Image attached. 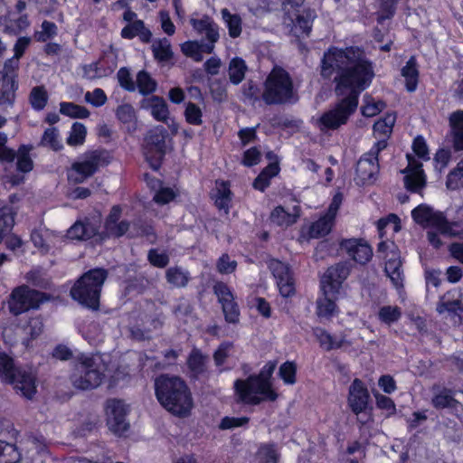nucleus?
I'll use <instances>...</instances> for the list:
<instances>
[{
  "label": "nucleus",
  "mask_w": 463,
  "mask_h": 463,
  "mask_svg": "<svg viewBox=\"0 0 463 463\" xmlns=\"http://www.w3.org/2000/svg\"><path fill=\"white\" fill-rule=\"evenodd\" d=\"M100 157L97 152L86 155L82 159L77 160L72 163L70 170L68 171V178L70 181L78 184L83 182L89 176L97 171L99 168Z\"/></svg>",
  "instance_id": "a211bd4d"
},
{
  "label": "nucleus",
  "mask_w": 463,
  "mask_h": 463,
  "mask_svg": "<svg viewBox=\"0 0 463 463\" xmlns=\"http://www.w3.org/2000/svg\"><path fill=\"white\" fill-rule=\"evenodd\" d=\"M411 217L418 224L432 229L429 232V241L436 248L442 245L440 235H448L449 237H460L462 235V232L458 228V223H449L442 212L434 211L427 203L416 206L411 211Z\"/></svg>",
  "instance_id": "20e7f679"
},
{
  "label": "nucleus",
  "mask_w": 463,
  "mask_h": 463,
  "mask_svg": "<svg viewBox=\"0 0 463 463\" xmlns=\"http://www.w3.org/2000/svg\"><path fill=\"white\" fill-rule=\"evenodd\" d=\"M377 227L380 237H384L387 232L394 234L401 229L400 220L396 215H388L377 222Z\"/></svg>",
  "instance_id": "09e8293b"
},
{
  "label": "nucleus",
  "mask_w": 463,
  "mask_h": 463,
  "mask_svg": "<svg viewBox=\"0 0 463 463\" xmlns=\"http://www.w3.org/2000/svg\"><path fill=\"white\" fill-rule=\"evenodd\" d=\"M402 75L405 78L407 90L410 91L416 90L419 71L416 66L415 57H411L410 60H408L405 67L402 70Z\"/></svg>",
  "instance_id": "58836bf2"
},
{
  "label": "nucleus",
  "mask_w": 463,
  "mask_h": 463,
  "mask_svg": "<svg viewBox=\"0 0 463 463\" xmlns=\"http://www.w3.org/2000/svg\"><path fill=\"white\" fill-rule=\"evenodd\" d=\"M395 114H386L383 118L376 121L373 125V132L376 135H382L383 137H389L391 134L393 125L395 123Z\"/></svg>",
  "instance_id": "603ef678"
},
{
  "label": "nucleus",
  "mask_w": 463,
  "mask_h": 463,
  "mask_svg": "<svg viewBox=\"0 0 463 463\" xmlns=\"http://www.w3.org/2000/svg\"><path fill=\"white\" fill-rule=\"evenodd\" d=\"M6 9L5 1L0 0V14L5 12ZM0 24L5 26L6 32L18 34L28 27L29 21L26 14L7 12L5 15L0 14Z\"/></svg>",
  "instance_id": "393cba45"
},
{
  "label": "nucleus",
  "mask_w": 463,
  "mask_h": 463,
  "mask_svg": "<svg viewBox=\"0 0 463 463\" xmlns=\"http://www.w3.org/2000/svg\"><path fill=\"white\" fill-rule=\"evenodd\" d=\"M136 82L139 91L143 94L152 93L156 89V82L146 71H139Z\"/></svg>",
  "instance_id": "4d7b16f0"
},
{
  "label": "nucleus",
  "mask_w": 463,
  "mask_h": 463,
  "mask_svg": "<svg viewBox=\"0 0 463 463\" xmlns=\"http://www.w3.org/2000/svg\"><path fill=\"white\" fill-rule=\"evenodd\" d=\"M276 369V363H266L257 375L249 376L248 379L234 382L236 394L243 402L259 404L262 401L277 400L279 393L272 387L270 378Z\"/></svg>",
  "instance_id": "7ed1b4c3"
},
{
  "label": "nucleus",
  "mask_w": 463,
  "mask_h": 463,
  "mask_svg": "<svg viewBox=\"0 0 463 463\" xmlns=\"http://www.w3.org/2000/svg\"><path fill=\"white\" fill-rule=\"evenodd\" d=\"M10 313L18 316L29 310V288L22 285L14 288L8 298Z\"/></svg>",
  "instance_id": "c756f323"
},
{
  "label": "nucleus",
  "mask_w": 463,
  "mask_h": 463,
  "mask_svg": "<svg viewBox=\"0 0 463 463\" xmlns=\"http://www.w3.org/2000/svg\"><path fill=\"white\" fill-rule=\"evenodd\" d=\"M432 404L436 408H452L453 410H457L458 403L456 399H454L451 392L443 391L438 392L432 398Z\"/></svg>",
  "instance_id": "de8ad7c7"
},
{
  "label": "nucleus",
  "mask_w": 463,
  "mask_h": 463,
  "mask_svg": "<svg viewBox=\"0 0 463 463\" xmlns=\"http://www.w3.org/2000/svg\"><path fill=\"white\" fill-rule=\"evenodd\" d=\"M408 165L403 170L405 174V186L410 191L420 192L426 184V175L421 163L416 162L411 155H407Z\"/></svg>",
  "instance_id": "b1692460"
},
{
  "label": "nucleus",
  "mask_w": 463,
  "mask_h": 463,
  "mask_svg": "<svg viewBox=\"0 0 463 463\" xmlns=\"http://www.w3.org/2000/svg\"><path fill=\"white\" fill-rule=\"evenodd\" d=\"M222 17L228 27L229 34L232 37H238L241 33V19L238 14H232L227 8L221 11Z\"/></svg>",
  "instance_id": "c03bdc74"
},
{
  "label": "nucleus",
  "mask_w": 463,
  "mask_h": 463,
  "mask_svg": "<svg viewBox=\"0 0 463 463\" xmlns=\"http://www.w3.org/2000/svg\"><path fill=\"white\" fill-rule=\"evenodd\" d=\"M83 70L85 76L89 79L103 78L112 72V69L105 67L103 60L88 64Z\"/></svg>",
  "instance_id": "5fc2aeb1"
},
{
  "label": "nucleus",
  "mask_w": 463,
  "mask_h": 463,
  "mask_svg": "<svg viewBox=\"0 0 463 463\" xmlns=\"http://www.w3.org/2000/svg\"><path fill=\"white\" fill-rule=\"evenodd\" d=\"M146 180L151 188L157 190L154 195V201L157 203H168V202L175 198V191L172 190V188L163 187L160 180L151 178L149 175H146Z\"/></svg>",
  "instance_id": "f704fd0d"
},
{
  "label": "nucleus",
  "mask_w": 463,
  "mask_h": 463,
  "mask_svg": "<svg viewBox=\"0 0 463 463\" xmlns=\"http://www.w3.org/2000/svg\"><path fill=\"white\" fill-rule=\"evenodd\" d=\"M334 294L324 293L317 300V313L320 317H332L337 313Z\"/></svg>",
  "instance_id": "4c0bfd02"
},
{
  "label": "nucleus",
  "mask_w": 463,
  "mask_h": 463,
  "mask_svg": "<svg viewBox=\"0 0 463 463\" xmlns=\"http://www.w3.org/2000/svg\"><path fill=\"white\" fill-rule=\"evenodd\" d=\"M48 102V93L43 87H36L31 91V104L34 109H41Z\"/></svg>",
  "instance_id": "0e129e2a"
},
{
  "label": "nucleus",
  "mask_w": 463,
  "mask_h": 463,
  "mask_svg": "<svg viewBox=\"0 0 463 463\" xmlns=\"http://www.w3.org/2000/svg\"><path fill=\"white\" fill-rule=\"evenodd\" d=\"M278 449L273 445H261L256 456L258 463H277Z\"/></svg>",
  "instance_id": "13d9d810"
},
{
  "label": "nucleus",
  "mask_w": 463,
  "mask_h": 463,
  "mask_svg": "<svg viewBox=\"0 0 463 463\" xmlns=\"http://www.w3.org/2000/svg\"><path fill=\"white\" fill-rule=\"evenodd\" d=\"M369 402V392L360 379H354L349 389L348 405L354 413L363 412Z\"/></svg>",
  "instance_id": "a878e982"
},
{
  "label": "nucleus",
  "mask_w": 463,
  "mask_h": 463,
  "mask_svg": "<svg viewBox=\"0 0 463 463\" xmlns=\"http://www.w3.org/2000/svg\"><path fill=\"white\" fill-rule=\"evenodd\" d=\"M343 203V194H335L325 215L314 222L309 228V236L313 238L324 237L329 234L335 222V218Z\"/></svg>",
  "instance_id": "f3484780"
},
{
  "label": "nucleus",
  "mask_w": 463,
  "mask_h": 463,
  "mask_svg": "<svg viewBox=\"0 0 463 463\" xmlns=\"http://www.w3.org/2000/svg\"><path fill=\"white\" fill-rule=\"evenodd\" d=\"M445 186L450 191H458L463 188V157L457 163L456 166L449 172Z\"/></svg>",
  "instance_id": "a19ab883"
},
{
  "label": "nucleus",
  "mask_w": 463,
  "mask_h": 463,
  "mask_svg": "<svg viewBox=\"0 0 463 463\" xmlns=\"http://www.w3.org/2000/svg\"><path fill=\"white\" fill-rule=\"evenodd\" d=\"M51 237L50 232L44 230V232H34L31 234V241H33L36 248L40 252H46L49 249V239Z\"/></svg>",
  "instance_id": "338daca9"
},
{
  "label": "nucleus",
  "mask_w": 463,
  "mask_h": 463,
  "mask_svg": "<svg viewBox=\"0 0 463 463\" xmlns=\"http://www.w3.org/2000/svg\"><path fill=\"white\" fill-rule=\"evenodd\" d=\"M300 216V207L298 203L292 205L277 206L270 213V221L281 227H288L298 222Z\"/></svg>",
  "instance_id": "cd10ccee"
},
{
  "label": "nucleus",
  "mask_w": 463,
  "mask_h": 463,
  "mask_svg": "<svg viewBox=\"0 0 463 463\" xmlns=\"http://www.w3.org/2000/svg\"><path fill=\"white\" fill-rule=\"evenodd\" d=\"M116 115L118 119L123 124H132V129H135L137 123V113L132 105L124 103V105L118 106L116 109Z\"/></svg>",
  "instance_id": "864d4df0"
},
{
  "label": "nucleus",
  "mask_w": 463,
  "mask_h": 463,
  "mask_svg": "<svg viewBox=\"0 0 463 463\" xmlns=\"http://www.w3.org/2000/svg\"><path fill=\"white\" fill-rule=\"evenodd\" d=\"M87 129L82 123L76 121L72 124L69 135L66 138L67 144L71 146L82 145L86 139Z\"/></svg>",
  "instance_id": "8fccbe9b"
},
{
  "label": "nucleus",
  "mask_w": 463,
  "mask_h": 463,
  "mask_svg": "<svg viewBox=\"0 0 463 463\" xmlns=\"http://www.w3.org/2000/svg\"><path fill=\"white\" fill-rule=\"evenodd\" d=\"M123 19L127 22L121 32L124 39H133V37L138 36L142 42H150L152 33L146 26L144 21L138 20L137 13L128 8L123 14Z\"/></svg>",
  "instance_id": "412c9836"
},
{
  "label": "nucleus",
  "mask_w": 463,
  "mask_h": 463,
  "mask_svg": "<svg viewBox=\"0 0 463 463\" xmlns=\"http://www.w3.org/2000/svg\"><path fill=\"white\" fill-rule=\"evenodd\" d=\"M29 44V38L21 37L17 40L13 58L8 59L4 64V73L0 74V107L12 106L16 90L15 77L18 69V60L24 54Z\"/></svg>",
  "instance_id": "0eeeda50"
},
{
  "label": "nucleus",
  "mask_w": 463,
  "mask_h": 463,
  "mask_svg": "<svg viewBox=\"0 0 463 463\" xmlns=\"http://www.w3.org/2000/svg\"><path fill=\"white\" fill-rule=\"evenodd\" d=\"M378 171L379 163L376 156L370 151L357 162L355 181L362 185L371 184L375 181Z\"/></svg>",
  "instance_id": "5701e85b"
},
{
  "label": "nucleus",
  "mask_w": 463,
  "mask_h": 463,
  "mask_svg": "<svg viewBox=\"0 0 463 463\" xmlns=\"http://www.w3.org/2000/svg\"><path fill=\"white\" fill-rule=\"evenodd\" d=\"M283 5V23L289 33L297 37L307 36L314 18L309 10L300 7L302 0H279Z\"/></svg>",
  "instance_id": "1a4fd4ad"
},
{
  "label": "nucleus",
  "mask_w": 463,
  "mask_h": 463,
  "mask_svg": "<svg viewBox=\"0 0 463 463\" xmlns=\"http://www.w3.org/2000/svg\"><path fill=\"white\" fill-rule=\"evenodd\" d=\"M340 246L353 260L361 265L367 263L373 257V249L364 239H345Z\"/></svg>",
  "instance_id": "4be33fe9"
},
{
  "label": "nucleus",
  "mask_w": 463,
  "mask_h": 463,
  "mask_svg": "<svg viewBox=\"0 0 463 463\" xmlns=\"http://www.w3.org/2000/svg\"><path fill=\"white\" fill-rule=\"evenodd\" d=\"M120 213L121 209L119 206H114L106 221L108 232L111 235H116V237L125 234L126 231L128 230V223H127V222H119L118 223Z\"/></svg>",
  "instance_id": "473e14b6"
},
{
  "label": "nucleus",
  "mask_w": 463,
  "mask_h": 463,
  "mask_svg": "<svg viewBox=\"0 0 463 463\" xmlns=\"http://www.w3.org/2000/svg\"><path fill=\"white\" fill-rule=\"evenodd\" d=\"M152 49L156 60L169 61L173 56L172 46L169 39H156L152 43Z\"/></svg>",
  "instance_id": "37998d69"
},
{
  "label": "nucleus",
  "mask_w": 463,
  "mask_h": 463,
  "mask_svg": "<svg viewBox=\"0 0 463 463\" xmlns=\"http://www.w3.org/2000/svg\"><path fill=\"white\" fill-rule=\"evenodd\" d=\"M246 70L247 66L244 60L241 59V57H234L231 60L228 68L230 80L238 85V83L243 80Z\"/></svg>",
  "instance_id": "79ce46f5"
},
{
  "label": "nucleus",
  "mask_w": 463,
  "mask_h": 463,
  "mask_svg": "<svg viewBox=\"0 0 463 463\" xmlns=\"http://www.w3.org/2000/svg\"><path fill=\"white\" fill-rule=\"evenodd\" d=\"M280 171V166L279 163L273 162L269 163L268 166H266L261 173L255 178L253 182V187L258 189L259 191H264L267 186H269L271 178L273 176L278 175Z\"/></svg>",
  "instance_id": "e433bc0d"
},
{
  "label": "nucleus",
  "mask_w": 463,
  "mask_h": 463,
  "mask_svg": "<svg viewBox=\"0 0 463 463\" xmlns=\"http://www.w3.org/2000/svg\"><path fill=\"white\" fill-rule=\"evenodd\" d=\"M298 368L292 361H286L279 367V375L286 384H294L296 383V373Z\"/></svg>",
  "instance_id": "e2e57ef3"
},
{
  "label": "nucleus",
  "mask_w": 463,
  "mask_h": 463,
  "mask_svg": "<svg viewBox=\"0 0 463 463\" xmlns=\"http://www.w3.org/2000/svg\"><path fill=\"white\" fill-rule=\"evenodd\" d=\"M384 107L385 103L382 100H375L373 96L366 95L364 97L362 113L366 117H373V115L381 113Z\"/></svg>",
  "instance_id": "bf43d9fd"
},
{
  "label": "nucleus",
  "mask_w": 463,
  "mask_h": 463,
  "mask_svg": "<svg viewBox=\"0 0 463 463\" xmlns=\"http://www.w3.org/2000/svg\"><path fill=\"white\" fill-rule=\"evenodd\" d=\"M190 23L194 29L200 34H205L206 38L211 42L210 44L217 42L219 39V28L215 23L208 15L196 18L192 17Z\"/></svg>",
  "instance_id": "7c9ffc66"
},
{
  "label": "nucleus",
  "mask_w": 463,
  "mask_h": 463,
  "mask_svg": "<svg viewBox=\"0 0 463 463\" xmlns=\"http://www.w3.org/2000/svg\"><path fill=\"white\" fill-rule=\"evenodd\" d=\"M377 254L384 260L385 271L396 288L402 287L403 273L399 248L391 240L378 244Z\"/></svg>",
  "instance_id": "9b49d317"
},
{
  "label": "nucleus",
  "mask_w": 463,
  "mask_h": 463,
  "mask_svg": "<svg viewBox=\"0 0 463 463\" xmlns=\"http://www.w3.org/2000/svg\"><path fill=\"white\" fill-rule=\"evenodd\" d=\"M334 73L336 94L342 99L317 119L321 131L337 129L346 124L357 108L360 92L370 85L373 77V68L359 47L328 49L322 59L321 75L331 78Z\"/></svg>",
  "instance_id": "f257e3e1"
},
{
  "label": "nucleus",
  "mask_w": 463,
  "mask_h": 463,
  "mask_svg": "<svg viewBox=\"0 0 463 463\" xmlns=\"http://www.w3.org/2000/svg\"><path fill=\"white\" fill-rule=\"evenodd\" d=\"M214 293L217 295L225 316V319L230 323H237L240 320V308L235 302L234 295L225 283H216Z\"/></svg>",
  "instance_id": "aec40b11"
},
{
  "label": "nucleus",
  "mask_w": 463,
  "mask_h": 463,
  "mask_svg": "<svg viewBox=\"0 0 463 463\" xmlns=\"http://www.w3.org/2000/svg\"><path fill=\"white\" fill-rule=\"evenodd\" d=\"M450 158H451V151H449V149H446V148L438 149V151L436 152L434 158H433L435 170H437L439 173H442L444 168L447 167Z\"/></svg>",
  "instance_id": "69168bd1"
},
{
  "label": "nucleus",
  "mask_w": 463,
  "mask_h": 463,
  "mask_svg": "<svg viewBox=\"0 0 463 463\" xmlns=\"http://www.w3.org/2000/svg\"><path fill=\"white\" fill-rule=\"evenodd\" d=\"M314 334L321 347L325 350H333V348H339V346L343 345V337L333 336V335H330L329 332L325 331L322 327H317L314 330Z\"/></svg>",
  "instance_id": "ea45409f"
},
{
  "label": "nucleus",
  "mask_w": 463,
  "mask_h": 463,
  "mask_svg": "<svg viewBox=\"0 0 463 463\" xmlns=\"http://www.w3.org/2000/svg\"><path fill=\"white\" fill-rule=\"evenodd\" d=\"M60 112L71 118H87L90 115L89 109L73 102H61Z\"/></svg>",
  "instance_id": "a18cd8bd"
},
{
  "label": "nucleus",
  "mask_w": 463,
  "mask_h": 463,
  "mask_svg": "<svg viewBox=\"0 0 463 463\" xmlns=\"http://www.w3.org/2000/svg\"><path fill=\"white\" fill-rule=\"evenodd\" d=\"M437 312L454 325L463 322V296L459 291H449L441 297Z\"/></svg>",
  "instance_id": "2eb2a0df"
},
{
  "label": "nucleus",
  "mask_w": 463,
  "mask_h": 463,
  "mask_svg": "<svg viewBox=\"0 0 463 463\" xmlns=\"http://www.w3.org/2000/svg\"><path fill=\"white\" fill-rule=\"evenodd\" d=\"M166 278L173 286L183 287L189 281L188 273L179 268H170L166 272Z\"/></svg>",
  "instance_id": "052dcab7"
},
{
  "label": "nucleus",
  "mask_w": 463,
  "mask_h": 463,
  "mask_svg": "<svg viewBox=\"0 0 463 463\" xmlns=\"http://www.w3.org/2000/svg\"><path fill=\"white\" fill-rule=\"evenodd\" d=\"M106 278L104 269L89 270L71 288V297L80 304L97 309L99 306L100 289Z\"/></svg>",
  "instance_id": "423d86ee"
},
{
  "label": "nucleus",
  "mask_w": 463,
  "mask_h": 463,
  "mask_svg": "<svg viewBox=\"0 0 463 463\" xmlns=\"http://www.w3.org/2000/svg\"><path fill=\"white\" fill-rule=\"evenodd\" d=\"M100 226V218H94L91 221L76 222L67 230V236L70 240H87L93 237Z\"/></svg>",
  "instance_id": "c85d7f7f"
},
{
  "label": "nucleus",
  "mask_w": 463,
  "mask_h": 463,
  "mask_svg": "<svg viewBox=\"0 0 463 463\" xmlns=\"http://www.w3.org/2000/svg\"><path fill=\"white\" fill-rule=\"evenodd\" d=\"M106 368L103 355H81L71 381L77 389H95L102 383Z\"/></svg>",
  "instance_id": "39448f33"
},
{
  "label": "nucleus",
  "mask_w": 463,
  "mask_h": 463,
  "mask_svg": "<svg viewBox=\"0 0 463 463\" xmlns=\"http://www.w3.org/2000/svg\"><path fill=\"white\" fill-rule=\"evenodd\" d=\"M349 268L345 264L330 266L321 278V291L326 294H338L344 279L349 276Z\"/></svg>",
  "instance_id": "6ab92c4d"
},
{
  "label": "nucleus",
  "mask_w": 463,
  "mask_h": 463,
  "mask_svg": "<svg viewBox=\"0 0 463 463\" xmlns=\"http://www.w3.org/2000/svg\"><path fill=\"white\" fill-rule=\"evenodd\" d=\"M106 421L110 430L116 435H123L129 427L127 420L128 406L122 400H108L106 402Z\"/></svg>",
  "instance_id": "4468645a"
},
{
  "label": "nucleus",
  "mask_w": 463,
  "mask_h": 463,
  "mask_svg": "<svg viewBox=\"0 0 463 463\" xmlns=\"http://www.w3.org/2000/svg\"><path fill=\"white\" fill-rule=\"evenodd\" d=\"M293 97L292 78L286 70L275 67L265 81L263 99L266 103H285V101L291 100Z\"/></svg>",
  "instance_id": "6e6552de"
},
{
  "label": "nucleus",
  "mask_w": 463,
  "mask_h": 463,
  "mask_svg": "<svg viewBox=\"0 0 463 463\" xmlns=\"http://www.w3.org/2000/svg\"><path fill=\"white\" fill-rule=\"evenodd\" d=\"M213 197L216 206L227 212L232 199L229 183L227 181H216L215 187L213 190Z\"/></svg>",
  "instance_id": "2f4dec72"
},
{
  "label": "nucleus",
  "mask_w": 463,
  "mask_h": 463,
  "mask_svg": "<svg viewBox=\"0 0 463 463\" xmlns=\"http://www.w3.org/2000/svg\"><path fill=\"white\" fill-rule=\"evenodd\" d=\"M202 111L199 106L195 103H188L185 108L184 116L186 121L190 124L200 125L202 124Z\"/></svg>",
  "instance_id": "774afa93"
},
{
  "label": "nucleus",
  "mask_w": 463,
  "mask_h": 463,
  "mask_svg": "<svg viewBox=\"0 0 463 463\" xmlns=\"http://www.w3.org/2000/svg\"><path fill=\"white\" fill-rule=\"evenodd\" d=\"M167 131L162 126L153 127L145 138L143 151L150 166L157 170L165 155Z\"/></svg>",
  "instance_id": "f8f14e48"
},
{
  "label": "nucleus",
  "mask_w": 463,
  "mask_h": 463,
  "mask_svg": "<svg viewBox=\"0 0 463 463\" xmlns=\"http://www.w3.org/2000/svg\"><path fill=\"white\" fill-rule=\"evenodd\" d=\"M156 396L159 403L177 417L191 413L194 400L189 386L184 379L175 375H160L154 381Z\"/></svg>",
  "instance_id": "f03ea898"
},
{
  "label": "nucleus",
  "mask_w": 463,
  "mask_h": 463,
  "mask_svg": "<svg viewBox=\"0 0 463 463\" xmlns=\"http://www.w3.org/2000/svg\"><path fill=\"white\" fill-rule=\"evenodd\" d=\"M14 223V213L10 208L0 209V241L4 238V234L10 231Z\"/></svg>",
  "instance_id": "680f3d73"
},
{
  "label": "nucleus",
  "mask_w": 463,
  "mask_h": 463,
  "mask_svg": "<svg viewBox=\"0 0 463 463\" xmlns=\"http://www.w3.org/2000/svg\"><path fill=\"white\" fill-rule=\"evenodd\" d=\"M21 455L15 446L0 440V463H20Z\"/></svg>",
  "instance_id": "49530a36"
},
{
  "label": "nucleus",
  "mask_w": 463,
  "mask_h": 463,
  "mask_svg": "<svg viewBox=\"0 0 463 463\" xmlns=\"http://www.w3.org/2000/svg\"><path fill=\"white\" fill-rule=\"evenodd\" d=\"M269 268L277 281V288L282 297H292L296 292L294 276L288 264L279 260H271Z\"/></svg>",
  "instance_id": "dca6fc26"
},
{
  "label": "nucleus",
  "mask_w": 463,
  "mask_h": 463,
  "mask_svg": "<svg viewBox=\"0 0 463 463\" xmlns=\"http://www.w3.org/2000/svg\"><path fill=\"white\" fill-rule=\"evenodd\" d=\"M0 378L14 386L17 393L29 398V380L26 372L14 365V359L0 352Z\"/></svg>",
  "instance_id": "ddd939ff"
},
{
  "label": "nucleus",
  "mask_w": 463,
  "mask_h": 463,
  "mask_svg": "<svg viewBox=\"0 0 463 463\" xmlns=\"http://www.w3.org/2000/svg\"><path fill=\"white\" fill-rule=\"evenodd\" d=\"M402 309L397 306H383L378 309V319L385 325H392L402 316Z\"/></svg>",
  "instance_id": "3c124183"
},
{
  "label": "nucleus",
  "mask_w": 463,
  "mask_h": 463,
  "mask_svg": "<svg viewBox=\"0 0 463 463\" xmlns=\"http://www.w3.org/2000/svg\"><path fill=\"white\" fill-rule=\"evenodd\" d=\"M7 137L0 133V163L5 164L17 174L12 176V183L18 184L24 181V175L29 172V146L23 145L17 151L6 146Z\"/></svg>",
  "instance_id": "9d476101"
},
{
  "label": "nucleus",
  "mask_w": 463,
  "mask_h": 463,
  "mask_svg": "<svg viewBox=\"0 0 463 463\" xmlns=\"http://www.w3.org/2000/svg\"><path fill=\"white\" fill-rule=\"evenodd\" d=\"M42 143L44 146H48L51 149L61 150L62 149L63 144L60 137V133L56 127H51L47 128L43 136Z\"/></svg>",
  "instance_id": "6e6d98bb"
},
{
  "label": "nucleus",
  "mask_w": 463,
  "mask_h": 463,
  "mask_svg": "<svg viewBox=\"0 0 463 463\" xmlns=\"http://www.w3.org/2000/svg\"><path fill=\"white\" fill-rule=\"evenodd\" d=\"M181 49L187 57H191L194 61H202L203 57V52H213L214 46L203 45V43H199L197 41H187L181 45Z\"/></svg>",
  "instance_id": "c9c22d12"
},
{
  "label": "nucleus",
  "mask_w": 463,
  "mask_h": 463,
  "mask_svg": "<svg viewBox=\"0 0 463 463\" xmlns=\"http://www.w3.org/2000/svg\"><path fill=\"white\" fill-rule=\"evenodd\" d=\"M141 109H147L156 121L168 122L170 118L169 106L160 96H148L140 102Z\"/></svg>",
  "instance_id": "bb28decb"
},
{
  "label": "nucleus",
  "mask_w": 463,
  "mask_h": 463,
  "mask_svg": "<svg viewBox=\"0 0 463 463\" xmlns=\"http://www.w3.org/2000/svg\"><path fill=\"white\" fill-rule=\"evenodd\" d=\"M449 123L452 128L455 149H463V110H458L450 114Z\"/></svg>",
  "instance_id": "72a5a7b5"
}]
</instances>
